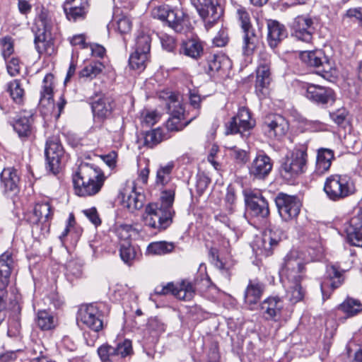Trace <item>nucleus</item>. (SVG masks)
<instances>
[{"instance_id": "obj_33", "label": "nucleus", "mask_w": 362, "mask_h": 362, "mask_svg": "<svg viewBox=\"0 0 362 362\" xmlns=\"http://www.w3.org/2000/svg\"><path fill=\"white\" fill-rule=\"evenodd\" d=\"M175 165L173 161L160 165L156 170L155 185L163 187L170 183L173 179L172 173Z\"/></svg>"}, {"instance_id": "obj_5", "label": "nucleus", "mask_w": 362, "mask_h": 362, "mask_svg": "<svg viewBox=\"0 0 362 362\" xmlns=\"http://www.w3.org/2000/svg\"><path fill=\"white\" fill-rule=\"evenodd\" d=\"M160 97L167 100L166 106L170 117L166 122V128L170 132H178L183 129L192 119L187 121L183 107L178 92H161Z\"/></svg>"}, {"instance_id": "obj_36", "label": "nucleus", "mask_w": 362, "mask_h": 362, "mask_svg": "<svg viewBox=\"0 0 362 362\" xmlns=\"http://www.w3.org/2000/svg\"><path fill=\"white\" fill-rule=\"evenodd\" d=\"M73 184L75 193L80 197L93 196L98 189V186L90 187L85 180L81 179V176L78 175V170L73 175Z\"/></svg>"}, {"instance_id": "obj_54", "label": "nucleus", "mask_w": 362, "mask_h": 362, "mask_svg": "<svg viewBox=\"0 0 362 362\" xmlns=\"http://www.w3.org/2000/svg\"><path fill=\"white\" fill-rule=\"evenodd\" d=\"M1 54L4 59L12 57L13 52V42L10 37H4L0 39Z\"/></svg>"}, {"instance_id": "obj_18", "label": "nucleus", "mask_w": 362, "mask_h": 362, "mask_svg": "<svg viewBox=\"0 0 362 362\" xmlns=\"http://www.w3.org/2000/svg\"><path fill=\"white\" fill-rule=\"evenodd\" d=\"M78 319L81 323L95 332L102 330L104 327L102 313L93 305H89L81 308L78 313Z\"/></svg>"}, {"instance_id": "obj_56", "label": "nucleus", "mask_w": 362, "mask_h": 362, "mask_svg": "<svg viewBox=\"0 0 362 362\" xmlns=\"http://www.w3.org/2000/svg\"><path fill=\"white\" fill-rule=\"evenodd\" d=\"M40 105L42 107L46 108L47 112H52L56 106L54 101V92H42Z\"/></svg>"}, {"instance_id": "obj_46", "label": "nucleus", "mask_w": 362, "mask_h": 362, "mask_svg": "<svg viewBox=\"0 0 362 362\" xmlns=\"http://www.w3.org/2000/svg\"><path fill=\"white\" fill-rule=\"evenodd\" d=\"M151 43V36L143 31L139 32L135 39L134 51L145 52L150 54Z\"/></svg>"}, {"instance_id": "obj_10", "label": "nucleus", "mask_w": 362, "mask_h": 362, "mask_svg": "<svg viewBox=\"0 0 362 362\" xmlns=\"http://www.w3.org/2000/svg\"><path fill=\"white\" fill-rule=\"evenodd\" d=\"M45 155L47 170L54 175L57 174L61 169V160L64 155V149L59 136L53 135L47 138Z\"/></svg>"}, {"instance_id": "obj_55", "label": "nucleus", "mask_w": 362, "mask_h": 362, "mask_svg": "<svg viewBox=\"0 0 362 362\" xmlns=\"http://www.w3.org/2000/svg\"><path fill=\"white\" fill-rule=\"evenodd\" d=\"M74 232L76 233L77 236L80 235L82 233V229L81 228L76 227V221L73 214H70L69 216V218L67 221V224L66 228H64L62 233L60 235L59 238L62 240L64 238H65L68 233Z\"/></svg>"}, {"instance_id": "obj_12", "label": "nucleus", "mask_w": 362, "mask_h": 362, "mask_svg": "<svg viewBox=\"0 0 362 362\" xmlns=\"http://www.w3.org/2000/svg\"><path fill=\"white\" fill-rule=\"evenodd\" d=\"M279 214L284 221H290L297 218L302 204L296 196L279 193L275 199Z\"/></svg>"}, {"instance_id": "obj_28", "label": "nucleus", "mask_w": 362, "mask_h": 362, "mask_svg": "<svg viewBox=\"0 0 362 362\" xmlns=\"http://www.w3.org/2000/svg\"><path fill=\"white\" fill-rule=\"evenodd\" d=\"M1 187L4 192H17L20 177L17 170L13 168H6L3 170L0 175Z\"/></svg>"}, {"instance_id": "obj_31", "label": "nucleus", "mask_w": 362, "mask_h": 362, "mask_svg": "<svg viewBox=\"0 0 362 362\" xmlns=\"http://www.w3.org/2000/svg\"><path fill=\"white\" fill-rule=\"evenodd\" d=\"M264 286L257 279L250 280L245 291V301L249 305H255L261 298Z\"/></svg>"}, {"instance_id": "obj_35", "label": "nucleus", "mask_w": 362, "mask_h": 362, "mask_svg": "<svg viewBox=\"0 0 362 362\" xmlns=\"http://www.w3.org/2000/svg\"><path fill=\"white\" fill-rule=\"evenodd\" d=\"M337 308L348 317H351L362 312V303L356 298L347 297Z\"/></svg>"}, {"instance_id": "obj_6", "label": "nucleus", "mask_w": 362, "mask_h": 362, "mask_svg": "<svg viewBox=\"0 0 362 362\" xmlns=\"http://www.w3.org/2000/svg\"><path fill=\"white\" fill-rule=\"evenodd\" d=\"M174 214L160 206L158 203H150L145 208L143 220L146 226L160 231L171 225Z\"/></svg>"}, {"instance_id": "obj_34", "label": "nucleus", "mask_w": 362, "mask_h": 362, "mask_svg": "<svg viewBox=\"0 0 362 362\" xmlns=\"http://www.w3.org/2000/svg\"><path fill=\"white\" fill-rule=\"evenodd\" d=\"M243 53L245 56H250L253 54L254 51L259 45L260 40L253 29L245 30H243Z\"/></svg>"}, {"instance_id": "obj_61", "label": "nucleus", "mask_w": 362, "mask_h": 362, "mask_svg": "<svg viewBox=\"0 0 362 362\" xmlns=\"http://www.w3.org/2000/svg\"><path fill=\"white\" fill-rule=\"evenodd\" d=\"M332 121L337 125H343L347 119L348 112L345 108H340L329 113Z\"/></svg>"}, {"instance_id": "obj_52", "label": "nucleus", "mask_w": 362, "mask_h": 362, "mask_svg": "<svg viewBox=\"0 0 362 362\" xmlns=\"http://www.w3.org/2000/svg\"><path fill=\"white\" fill-rule=\"evenodd\" d=\"M175 187L172 186L168 190L163 192L161 196V203L159 204L160 206L163 207L165 209H170L171 211H174L173 209V204L175 198Z\"/></svg>"}, {"instance_id": "obj_8", "label": "nucleus", "mask_w": 362, "mask_h": 362, "mask_svg": "<svg viewBox=\"0 0 362 362\" xmlns=\"http://www.w3.org/2000/svg\"><path fill=\"white\" fill-rule=\"evenodd\" d=\"M308 147L305 144L296 146L289 152L282 164L284 171L291 177H296L305 172L308 163Z\"/></svg>"}, {"instance_id": "obj_60", "label": "nucleus", "mask_w": 362, "mask_h": 362, "mask_svg": "<svg viewBox=\"0 0 362 362\" xmlns=\"http://www.w3.org/2000/svg\"><path fill=\"white\" fill-rule=\"evenodd\" d=\"M4 60L6 63L8 73L11 76L17 75L19 73L21 69V64L18 58L11 57L9 58H6V59Z\"/></svg>"}, {"instance_id": "obj_47", "label": "nucleus", "mask_w": 362, "mask_h": 362, "mask_svg": "<svg viewBox=\"0 0 362 362\" xmlns=\"http://www.w3.org/2000/svg\"><path fill=\"white\" fill-rule=\"evenodd\" d=\"M119 255L122 260L127 264L131 265L136 257V252L131 242L119 243Z\"/></svg>"}, {"instance_id": "obj_50", "label": "nucleus", "mask_w": 362, "mask_h": 362, "mask_svg": "<svg viewBox=\"0 0 362 362\" xmlns=\"http://www.w3.org/2000/svg\"><path fill=\"white\" fill-rule=\"evenodd\" d=\"M134 233V229L131 225L122 224L117 226L115 234L120 243L131 242V237Z\"/></svg>"}, {"instance_id": "obj_9", "label": "nucleus", "mask_w": 362, "mask_h": 362, "mask_svg": "<svg viewBox=\"0 0 362 362\" xmlns=\"http://www.w3.org/2000/svg\"><path fill=\"white\" fill-rule=\"evenodd\" d=\"M284 238V234L281 229L270 226L264 231L262 237L255 240L253 250L257 255L269 256Z\"/></svg>"}, {"instance_id": "obj_25", "label": "nucleus", "mask_w": 362, "mask_h": 362, "mask_svg": "<svg viewBox=\"0 0 362 362\" xmlns=\"http://www.w3.org/2000/svg\"><path fill=\"white\" fill-rule=\"evenodd\" d=\"M284 303L279 297H269L265 299L260 305V312L267 320L276 321L281 315Z\"/></svg>"}, {"instance_id": "obj_64", "label": "nucleus", "mask_w": 362, "mask_h": 362, "mask_svg": "<svg viewBox=\"0 0 362 362\" xmlns=\"http://www.w3.org/2000/svg\"><path fill=\"white\" fill-rule=\"evenodd\" d=\"M83 213L89 219V221L95 226L100 225L101 220L95 207L85 209L83 211Z\"/></svg>"}, {"instance_id": "obj_45", "label": "nucleus", "mask_w": 362, "mask_h": 362, "mask_svg": "<svg viewBox=\"0 0 362 362\" xmlns=\"http://www.w3.org/2000/svg\"><path fill=\"white\" fill-rule=\"evenodd\" d=\"M103 67L100 62L90 63L79 72V76L81 78L91 80L101 73Z\"/></svg>"}, {"instance_id": "obj_40", "label": "nucleus", "mask_w": 362, "mask_h": 362, "mask_svg": "<svg viewBox=\"0 0 362 362\" xmlns=\"http://www.w3.org/2000/svg\"><path fill=\"white\" fill-rule=\"evenodd\" d=\"M174 244L165 241L153 242L150 243L146 249L148 255H164L174 250Z\"/></svg>"}, {"instance_id": "obj_19", "label": "nucleus", "mask_w": 362, "mask_h": 362, "mask_svg": "<svg viewBox=\"0 0 362 362\" xmlns=\"http://www.w3.org/2000/svg\"><path fill=\"white\" fill-rule=\"evenodd\" d=\"M346 231L347 240L351 245L362 247V206L355 210Z\"/></svg>"}, {"instance_id": "obj_44", "label": "nucleus", "mask_w": 362, "mask_h": 362, "mask_svg": "<svg viewBox=\"0 0 362 362\" xmlns=\"http://www.w3.org/2000/svg\"><path fill=\"white\" fill-rule=\"evenodd\" d=\"M270 81V66H258L255 88L259 90L267 88Z\"/></svg>"}, {"instance_id": "obj_63", "label": "nucleus", "mask_w": 362, "mask_h": 362, "mask_svg": "<svg viewBox=\"0 0 362 362\" xmlns=\"http://www.w3.org/2000/svg\"><path fill=\"white\" fill-rule=\"evenodd\" d=\"M160 42L163 49L168 52H173L175 47V40L173 37L163 34L160 37Z\"/></svg>"}, {"instance_id": "obj_62", "label": "nucleus", "mask_w": 362, "mask_h": 362, "mask_svg": "<svg viewBox=\"0 0 362 362\" xmlns=\"http://www.w3.org/2000/svg\"><path fill=\"white\" fill-rule=\"evenodd\" d=\"M230 156L240 163H245L249 159V155L245 150L240 149L236 146L231 147Z\"/></svg>"}, {"instance_id": "obj_13", "label": "nucleus", "mask_w": 362, "mask_h": 362, "mask_svg": "<svg viewBox=\"0 0 362 362\" xmlns=\"http://www.w3.org/2000/svg\"><path fill=\"white\" fill-rule=\"evenodd\" d=\"M317 28V23L309 16H298L291 24L292 35L306 43L311 42Z\"/></svg>"}, {"instance_id": "obj_16", "label": "nucleus", "mask_w": 362, "mask_h": 362, "mask_svg": "<svg viewBox=\"0 0 362 362\" xmlns=\"http://www.w3.org/2000/svg\"><path fill=\"white\" fill-rule=\"evenodd\" d=\"M245 201L249 212L252 216L259 218H266L269 216V204L260 192L245 193Z\"/></svg>"}, {"instance_id": "obj_59", "label": "nucleus", "mask_w": 362, "mask_h": 362, "mask_svg": "<svg viewBox=\"0 0 362 362\" xmlns=\"http://www.w3.org/2000/svg\"><path fill=\"white\" fill-rule=\"evenodd\" d=\"M141 195L132 191L128 196L126 200L127 206L130 210L139 209L143 206L141 199Z\"/></svg>"}, {"instance_id": "obj_37", "label": "nucleus", "mask_w": 362, "mask_h": 362, "mask_svg": "<svg viewBox=\"0 0 362 362\" xmlns=\"http://www.w3.org/2000/svg\"><path fill=\"white\" fill-rule=\"evenodd\" d=\"M298 255L303 259V262L308 264L321 259L323 256V249L320 243H315V245L309 246L305 250H298Z\"/></svg>"}, {"instance_id": "obj_43", "label": "nucleus", "mask_w": 362, "mask_h": 362, "mask_svg": "<svg viewBox=\"0 0 362 362\" xmlns=\"http://www.w3.org/2000/svg\"><path fill=\"white\" fill-rule=\"evenodd\" d=\"M172 294L180 300H190L194 297V290L189 282L182 281L179 286L174 285Z\"/></svg>"}, {"instance_id": "obj_41", "label": "nucleus", "mask_w": 362, "mask_h": 362, "mask_svg": "<svg viewBox=\"0 0 362 362\" xmlns=\"http://www.w3.org/2000/svg\"><path fill=\"white\" fill-rule=\"evenodd\" d=\"M305 96L317 105H332L335 101L334 92H305Z\"/></svg>"}, {"instance_id": "obj_14", "label": "nucleus", "mask_w": 362, "mask_h": 362, "mask_svg": "<svg viewBox=\"0 0 362 362\" xmlns=\"http://www.w3.org/2000/svg\"><path fill=\"white\" fill-rule=\"evenodd\" d=\"M288 129V122L284 117L276 114L267 115L262 125L264 133L270 139H281L286 134Z\"/></svg>"}, {"instance_id": "obj_39", "label": "nucleus", "mask_w": 362, "mask_h": 362, "mask_svg": "<svg viewBox=\"0 0 362 362\" xmlns=\"http://www.w3.org/2000/svg\"><path fill=\"white\" fill-rule=\"evenodd\" d=\"M149 59V54L134 51L129 57V64L131 69L141 72L146 69Z\"/></svg>"}, {"instance_id": "obj_3", "label": "nucleus", "mask_w": 362, "mask_h": 362, "mask_svg": "<svg viewBox=\"0 0 362 362\" xmlns=\"http://www.w3.org/2000/svg\"><path fill=\"white\" fill-rule=\"evenodd\" d=\"M151 16L161 21H165L175 32L187 34L192 30L189 16L182 10L172 9L168 5L155 6Z\"/></svg>"}, {"instance_id": "obj_2", "label": "nucleus", "mask_w": 362, "mask_h": 362, "mask_svg": "<svg viewBox=\"0 0 362 362\" xmlns=\"http://www.w3.org/2000/svg\"><path fill=\"white\" fill-rule=\"evenodd\" d=\"M52 21L48 11L41 9L35 19L33 31L35 34V45L40 54L52 55L54 53V46L51 35Z\"/></svg>"}, {"instance_id": "obj_26", "label": "nucleus", "mask_w": 362, "mask_h": 362, "mask_svg": "<svg viewBox=\"0 0 362 362\" xmlns=\"http://www.w3.org/2000/svg\"><path fill=\"white\" fill-rule=\"evenodd\" d=\"M267 41L272 48L276 47L287 36V30L285 26L277 21L269 20L267 21Z\"/></svg>"}, {"instance_id": "obj_20", "label": "nucleus", "mask_w": 362, "mask_h": 362, "mask_svg": "<svg viewBox=\"0 0 362 362\" xmlns=\"http://www.w3.org/2000/svg\"><path fill=\"white\" fill-rule=\"evenodd\" d=\"M273 163L271 158L264 153H259L249 166V173L255 179L265 178L271 172Z\"/></svg>"}, {"instance_id": "obj_15", "label": "nucleus", "mask_w": 362, "mask_h": 362, "mask_svg": "<svg viewBox=\"0 0 362 362\" xmlns=\"http://www.w3.org/2000/svg\"><path fill=\"white\" fill-rule=\"evenodd\" d=\"M78 175L90 187L98 186L95 194L100 191L105 180L104 173L98 167L87 163H81L78 165Z\"/></svg>"}, {"instance_id": "obj_30", "label": "nucleus", "mask_w": 362, "mask_h": 362, "mask_svg": "<svg viewBox=\"0 0 362 362\" xmlns=\"http://www.w3.org/2000/svg\"><path fill=\"white\" fill-rule=\"evenodd\" d=\"M32 115L23 112L14 119L13 127L20 137H28L32 132Z\"/></svg>"}, {"instance_id": "obj_23", "label": "nucleus", "mask_w": 362, "mask_h": 362, "mask_svg": "<svg viewBox=\"0 0 362 362\" xmlns=\"http://www.w3.org/2000/svg\"><path fill=\"white\" fill-rule=\"evenodd\" d=\"M344 270L340 269L337 266L332 264L327 267V279L321 284V291L323 299L325 296L329 298V294L327 295L326 289L331 288L332 290L339 288L344 281Z\"/></svg>"}, {"instance_id": "obj_32", "label": "nucleus", "mask_w": 362, "mask_h": 362, "mask_svg": "<svg viewBox=\"0 0 362 362\" xmlns=\"http://www.w3.org/2000/svg\"><path fill=\"white\" fill-rule=\"evenodd\" d=\"M334 159V152L329 148H320L317 151L316 160V173L322 175L330 168Z\"/></svg>"}, {"instance_id": "obj_29", "label": "nucleus", "mask_w": 362, "mask_h": 362, "mask_svg": "<svg viewBox=\"0 0 362 362\" xmlns=\"http://www.w3.org/2000/svg\"><path fill=\"white\" fill-rule=\"evenodd\" d=\"M92 111L95 117L103 118L106 117L112 110L111 100L105 97L103 92L95 94L91 102Z\"/></svg>"}, {"instance_id": "obj_7", "label": "nucleus", "mask_w": 362, "mask_h": 362, "mask_svg": "<svg viewBox=\"0 0 362 362\" xmlns=\"http://www.w3.org/2000/svg\"><path fill=\"white\" fill-rule=\"evenodd\" d=\"M299 57L305 64L315 69L316 73L325 78H328L335 74L332 62L322 49L302 51Z\"/></svg>"}, {"instance_id": "obj_11", "label": "nucleus", "mask_w": 362, "mask_h": 362, "mask_svg": "<svg viewBox=\"0 0 362 362\" xmlns=\"http://www.w3.org/2000/svg\"><path fill=\"white\" fill-rule=\"evenodd\" d=\"M190 2L203 19L207 30L211 28L222 16L221 7L213 0H190Z\"/></svg>"}, {"instance_id": "obj_4", "label": "nucleus", "mask_w": 362, "mask_h": 362, "mask_svg": "<svg viewBox=\"0 0 362 362\" xmlns=\"http://www.w3.org/2000/svg\"><path fill=\"white\" fill-rule=\"evenodd\" d=\"M327 197L332 201H341L356 192L353 180L345 175H332L327 177L323 187Z\"/></svg>"}, {"instance_id": "obj_49", "label": "nucleus", "mask_w": 362, "mask_h": 362, "mask_svg": "<svg viewBox=\"0 0 362 362\" xmlns=\"http://www.w3.org/2000/svg\"><path fill=\"white\" fill-rule=\"evenodd\" d=\"M97 351L102 362H113L117 356L115 347L107 344L99 346Z\"/></svg>"}, {"instance_id": "obj_22", "label": "nucleus", "mask_w": 362, "mask_h": 362, "mask_svg": "<svg viewBox=\"0 0 362 362\" xmlns=\"http://www.w3.org/2000/svg\"><path fill=\"white\" fill-rule=\"evenodd\" d=\"M88 6V0H66L63 8L69 21H76L85 18Z\"/></svg>"}, {"instance_id": "obj_21", "label": "nucleus", "mask_w": 362, "mask_h": 362, "mask_svg": "<svg viewBox=\"0 0 362 362\" xmlns=\"http://www.w3.org/2000/svg\"><path fill=\"white\" fill-rule=\"evenodd\" d=\"M230 67V59L223 54L209 56L204 65V71L211 77L216 74L225 73Z\"/></svg>"}, {"instance_id": "obj_38", "label": "nucleus", "mask_w": 362, "mask_h": 362, "mask_svg": "<svg viewBox=\"0 0 362 362\" xmlns=\"http://www.w3.org/2000/svg\"><path fill=\"white\" fill-rule=\"evenodd\" d=\"M36 322L42 330H50L57 325V318L52 313L46 310H39L37 313Z\"/></svg>"}, {"instance_id": "obj_1", "label": "nucleus", "mask_w": 362, "mask_h": 362, "mask_svg": "<svg viewBox=\"0 0 362 362\" xmlns=\"http://www.w3.org/2000/svg\"><path fill=\"white\" fill-rule=\"evenodd\" d=\"M305 264L298 255V250H291L288 252L281 264L279 271L281 279L286 287L290 301L293 303L301 300L305 295L301 282L305 278Z\"/></svg>"}, {"instance_id": "obj_27", "label": "nucleus", "mask_w": 362, "mask_h": 362, "mask_svg": "<svg viewBox=\"0 0 362 362\" xmlns=\"http://www.w3.org/2000/svg\"><path fill=\"white\" fill-rule=\"evenodd\" d=\"M179 52L180 54L197 60L204 52V46L199 38L192 37L182 42Z\"/></svg>"}, {"instance_id": "obj_24", "label": "nucleus", "mask_w": 362, "mask_h": 362, "mask_svg": "<svg viewBox=\"0 0 362 362\" xmlns=\"http://www.w3.org/2000/svg\"><path fill=\"white\" fill-rule=\"evenodd\" d=\"M14 266L15 260L12 252L7 250L0 255V291H6Z\"/></svg>"}, {"instance_id": "obj_58", "label": "nucleus", "mask_w": 362, "mask_h": 362, "mask_svg": "<svg viewBox=\"0 0 362 362\" xmlns=\"http://www.w3.org/2000/svg\"><path fill=\"white\" fill-rule=\"evenodd\" d=\"M148 327L151 332L158 334L165 331L166 325L161 319L154 317L148 320Z\"/></svg>"}, {"instance_id": "obj_17", "label": "nucleus", "mask_w": 362, "mask_h": 362, "mask_svg": "<svg viewBox=\"0 0 362 362\" xmlns=\"http://www.w3.org/2000/svg\"><path fill=\"white\" fill-rule=\"evenodd\" d=\"M255 124L251 120L250 113L245 107L239 108L236 116L226 124L227 134L244 133L249 131L254 127Z\"/></svg>"}, {"instance_id": "obj_51", "label": "nucleus", "mask_w": 362, "mask_h": 362, "mask_svg": "<svg viewBox=\"0 0 362 362\" xmlns=\"http://www.w3.org/2000/svg\"><path fill=\"white\" fill-rule=\"evenodd\" d=\"M114 26L121 34L128 33L132 29V21L125 16H117L114 19Z\"/></svg>"}, {"instance_id": "obj_53", "label": "nucleus", "mask_w": 362, "mask_h": 362, "mask_svg": "<svg viewBox=\"0 0 362 362\" xmlns=\"http://www.w3.org/2000/svg\"><path fill=\"white\" fill-rule=\"evenodd\" d=\"M115 347L117 356L125 358L133 354L132 341L129 339H124L117 343Z\"/></svg>"}, {"instance_id": "obj_42", "label": "nucleus", "mask_w": 362, "mask_h": 362, "mask_svg": "<svg viewBox=\"0 0 362 362\" xmlns=\"http://www.w3.org/2000/svg\"><path fill=\"white\" fill-rule=\"evenodd\" d=\"M33 214L36 218L35 222L45 223L52 218L53 212L50 204L46 202L37 203L34 207Z\"/></svg>"}, {"instance_id": "obj_48", "label": "nucleus", "mask_w": 362, "mask_h": 362, "mask_svg": "<svg viewBox=\"0 0 362 362\" xmlns=\"http://www.w3.org/2000/svg\"><path fill=\"white\" fill-rule=\"evenodd\" d=\"M163 139V134L160 129H155L147 132L144 136V144L152 148L161 142Z\"/></svg>"}, {"instance_id": "obj_57", "label": "nucleus", "mask_w": 362, "mask_h": 362, "mask_svg": "<svg viewBox=\"0 0 362 362\" xmlns=\"http://www.w3.org/2000/svg\"><path fill=\"white\" fill-rule=\"evenodd\" d=\"M236 13L243 30H245L252 29L250 22V16L247 10L243 7H240L237 9Z\"/></svg>"}]
</instances>
